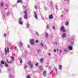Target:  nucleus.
Wrapping results in <instances>:
<instances>
[{"instance_id":"nucleus-16","label":"nucleus","mask_w":78,"mask_h":78,"mask_svg":"<svg viewBox=\"0 0 78 78\" xmlns=\"http://www.w3.org/2000/svg\"><path fill=\"white\" fill-rule=\"evenodd\" d=\"M64 51L65 53H67L69 51H68V50H67V48H65L64 49Z\"/></svg>"},{"instance_id":"nucleus-22","label":"nucleus","mask_w":78,"mask_h":78,"mask_svg":"<svg viewBox=\"0 0 78 78\" xmlns=\"http://www.w3.org/2000/svg\"><path fill=\"white\" fill-rule=\"evenodd\" d=\"M1 64H5V62H4L2 60L1 61Z\"/></svg>"},{"instance_id":"nucleus-41","label":"nucleus","mask_w":78,"mask_h":78,"mask_svg":"<svg viewBox=\"0 0 78 78\" xmlns=\"http://www.w3.org/2000/svg\"><path fill=\"white\" fill-rule=\"evenodd\" d=\"M55 71H56V73H57V72H58V69H57V68H55Z\"/></svg>"},{"instance_id":"nucleus-38","label":"nucleus","mask_w":78,"mask_h":78,"mask_svg":"<svg viewBox=\"0 0 78 78\" xmlns=\"http://www.w3.org/2000/svg\"><path fill=\"white\" fill-rule=\"evenodd\" d=\"M27 65L24 66V69H27Z\"/></svg>"},{"instance_id":"nucleus-34","label":"nucleus","mask_w":78,"mask_h":78,"mask_svg":"<svg viewBox=\"0 0 78 78\" xmlns=\"http://www.w3.org/2000/svg\"><path fill=\"white\" fill-rule=\"evenodd\" d=\"M21 1V0H18L17 2L18 3H20Z\"/></svg>"},{"instance_id":"nucleus-40","label":"nucleus","mask_w":78,"mask_h":78,"mask_svg":"<svg viewBox=\"0 0 78 78\" xmlns=\"http://www.w3.org/2000/svg\"><path fill=\"white\" fill-rule=\"evenodd\" d=\"M52 29L54 30H55V26H53L52 27Z\"/></svg>"},{"instance_id":"nucleus-56","label":"nucleus","mask_w":78,"mask_h":78,"mask_svg":"<svg viewBox=\"0 0 78 78\" xmlns=\"http://www.w3.org/2000/svg\"><path fill=\"white\" fill-rule=\"evenodd\" d=\"M36 34L37 35H38V32H36Z\"/></svg>"},{"instance_id":"nucleus-39","label":"nucleus","mask_w":78,"mask_h":78,"mask_svg":"<svg viewBox=\"0 0 78 78\" xmlns=\"http://www.w3.org/2000/svg\"><path fill=\"white\" fill-rule=\"evenodd\" d=\"M34 8L36 9H37V6L36 5H35Z\"/></svg>"},{"instance_id":"nucleus-11","label":"nucleus","mask_w":78,"mask_h":78,"mask_svg":"<svg viewBox=\"0 0 78 78\" xmlns=\"http://www.w3.org/2000/svg\"><path fill=\"white\" fill-rule=\"evenodd\" d=\"M47 73V72L45 71H44L43 72V75L44 76H46V73Z\"/></svg>"},{"instance_id":"nucleus-27","label":"nucleus","mask_w":78,"mask_h":78,"mask_svg":"<svg viewBox=\"0 0 78 78\" xmlns=\"http://www.w3.org/2000/svg\"><path fill=\"white\" fill-rule=\"evenodd\" d=\"M19 60H20V63L21 64L22 63V59H21L20 58H19Z\"/></svg>"},{"instance_id":"nucleus-43","label":"nucleus","mask_w":78,"mask_h":78,"mask_svg":"<svg viewBox=\"0 0 78 78\" xmlns=\"http://www.w3.org/2000/svg\"><path fill=\"white\" fill-rule=\"evenodd\" d=\"M53 73V71L52 70V71H51V72L50 73V74H51V73Z\"/></svg>"},{"instance_id":"nucleus-58","label":"nucleus","mask_w":78,"mask_h":78,"mask_svg":"<svg viewBox=\"0 0 78 78\" xmlns=\"http://www.w3.org/2000/svg\"><path fill=\"white\" fill-rule=\"evenodd\" d=\"M72 40H73L74 39V38H72Z\"/></svg>"},{"instance_id":"nucleus-50","label":"nucleus","mask_w":78,"mask_h":78,"mask_svg":"<svg viewBox=\"0 0 78 78\" xmlns=\"http://www.w3.org/2000/svg\"><path fill=\"white\" fill-rule=\"evenodd\" d=\"M54 52H56V49L54 50Z\"/></svg>"},{"instance_id":"nucleus-54","label":"nucleus","mask_w":78,"mask_h":78,"mask_svg":"<svg viewBox=\"0 0 78 78\" xmlns=\"http://www.w3.org/2000/svg\"><path fill=\"white\" fill-rule=\"evenodd\" d=\"M66 12H68L69 11V10H68V9H66Z\"/></svg>"},{"instance_id":"nucleus-10","label":"nucleus","mask_w":78,"mask_h":78,"mask_svg":"<svg viewBox=\"0 0 78 78\" xmlns=\"http://www.w3.org/2000/svg\"><path fill=\"white\" fill-rule=\"evenodd\" d=\"M30 27V24L28 23H27L26 24V28H29Z\"/></svg>"},{"instance_id":"nucleus-9","label":"nucleus","mask_w":78,"mask_h":78,"mask_svg":"<svg viewBox=\"0 0 78 78\" xmlns=\"http://www.w3.org/2000/svg\"><path fill=\"white\" fill-rule=\"evenodd\" d=\"M58 69L60 70H61V69H62V65H58Z\"/></svg>"},{"instance_id":"nucleus-62","label":"nucleus","mask_w":78,"mask_h":78,"mask_svg":"<svg viewBox=\"0 0 78 78\" xmlns=\"http://www.w3.org/2000/svg\"><path fill=\"white\" fill-rule=\"evenodd\" d=\"M4 17L5 18V15H4Z\"/></svg>"},{"instance_id":"nucleus-14","label":"nucleus","mask_w":78,"mask_h":78,"mask_svg":"<svg viewBox=\"0 0 78 78\" xmlns=\"http://www.w3.org/2000/svg\"><path fill=\"white\" fill-rule=\"evenodd\" d=\"M23 43L22 42H20L19 44V46L20 47H21L22 46H23Z\"/></svg>"},{"instance_id":"nucleus-57","label":"nucleus","mask_w":78,"mask_h":78,"mask_svg":"<svg viewBox=\"0 0 78 78\" xmlns=\"http://www.w3.org/2000/svg\"><path fill=\"white\" fill-rule=\"evenodd\" d=\"M55 8L56 9H58V6H56Z\"/></svg>"},{"instance_id":"nucleus-36","label":"nucleus","mask_w":78,"mask_h":78,"mask_svg":"<svg viewBox=\"0 0 78 78\" xmlns=\"http://www.w3.org/2000/svg\"><path fill=\"white\" fill-rule=\"evenodd\" d=\"M9 77L10 78H12V77H13V76L12 75H9Z\"/></svg>"},{"instance_id":"nucleus-4","label":"nucleus","mask_w":78,"mask_h":78,"mask_svg":"<svg viewBox=\"0 0 78 78\" xmlns=\"http://www.w3.org/2000/svg\"><path fill=\"white\" fill-rule=\"evenodd\" d=\"M65 28L64 26H62L60 29V31H62V33H64V32H65L66 31V30L64 29Z\"/></svg>"},{"instance_id":"nucleus-60","label":"nucleus","mask_w":78,"mask_h":78,"mask_svg":"<svg viewBox=\"0 0 78 78\" xmlns=\"http://www.w3.org/2000/svg\"><path fill=\"white\" fill-rule=\"evenodd\" d=\"M49 68H51V66H49Z\"/></svg>"},{"instance_id":"nucleus-20","label":"nucleus","mask_w":78,"mask_h":78,"mask_svg":"<svg viewBox=\"0 0 78 78\" xmlns=\"http://www.w3.org/2000/svg\"><path fill=\"white\" fill-rule=\"evenodd\" d=\"M45 37H46V38H48V34L47 33H45Z\"/></svg>"},{"instance_id":"nucleus-33","label":"nucleus","mask_w":78,"mask_h":78,"mask_svg":"<svg viewBox=\"0 0 78 78\" xmlns=\"http://www.w3.org/2000/svg\"><path fill=\"white\" fill-rule=\"evenodd\" d=\"M60 17L61 18L63 17H64V15L63 14L61 15Z\"/></svg>"},{"instance_id":"nucleus-19","label":"nucleus","mask_w":78,"mask_h":78,"mask_svg":"<svg viewBox=\"0 0 78 78\" xmlns=\"http://www.w3.org/2000/svg\"><path fill=\"white\" fill-rule=\"evenodd\" d=\"M40 46L42 47H44V44L42 42H41L40 44Z\"/></svg>"},{"instance_id":"nucleus-32","label":"nucleus","mask_w":78,"mask_h":78,"mask_svg":"<svg viewBox=\"0 0 78 78\" xmlns=\"http://www.w3.org/2000/svg\"><path fill=\"white\" fill-rule=\"evenodd\" d=\"M46 28L47 29H49V26H48V25H47L46 26Z\"/></svg>"},{"instance_id":"nucleus-44","label":"nucleus","mask_w":78,"mask_h":78,"mask_svg":"<svg viewBox=\"0 0 78 78\" xmlns=\"http://www.w3.org/2000/svg\"><path fill=\"white\" fill-rule=\"evenodd\" d=\"M71 45H73V44H74V43L73 42H71Z\"/></svg>"},{"instance_id":"nucleus-42","label":"nucleus","mask_w":78,"mask_h":78,"mask_svg":"<svg viewBox=\"0 0 78 78\" xmlns=\"http://www.w3.org/2000/svg\"><path fill=\"white\" fill-rule=\"evenodd\" d=\"M0 67H3V66H2V65L1 64H0Z\"/></svg>"},{"instance_id":"nucleus-59","label":"nucleus","mask_w":78,"mask_h":78,"mask_svg":"<svg viewBox=\"0 0 78 78\" xmlns=\"http://www.w3.org/2000/svg\"><path fill=\"white\" fill-rule=\"evenodd\" d=\"M67 1H68V2H69V1H70V0H67Z\"/></svg>"},{"instance_id":"nucleus-12","label":"nucleus","mask_w":78,"mask_h":78,"mask_svg":"<svg viewBox=\"0 0 78 78\" xmlns=\"http://www.w3.org/2000/svg\"><path fill=\"white\" fill-rule=\"evenodd\" d=\"M49 19H53V15L51 14L49 16Z\"/></svg>"},{"instance_id":"nucleus-2","label":"nucleus","mask_w":78,"mask_h":78,"mask_svg":"<svg viewBox=\"0 0 78 78\" xmlns=\"http://www.w3.org/2000/svg\"><path fill=\"white\" fill-rule=\"evenodd\" d=\"M24 16L25 19H27L28 18V13H27V9L25 10L24 11Z\"/></svg>"},{"instance_id":"nucleus-37","label":"nucleus","mask_w":78,"mask_h":78,"mask_svg":"<svg viewBox=\"0 0 78 78\" xmlns=\"http://www.w3.org/2000/svg\"><path fill=\"white\" fill-rule=\"evenodd\" d=\"M6 34H4L3 35L4 37H6Z\"/></svg>"},{"instance_id":"nucleus-25","label":"nucleus","mask_w":78,"mask_h":78,"mask_svg":"<svg viewBox=\"0 0 78 78\" xmlns=\"http://www.w3.org/2000/svg\"><path fill=\"white\" fill-rule=\"evenodd\" d=\"M5 67H8L9 66L6 63H5Z\"/></svg>"},{"instance_id":"nucleus-48","label":"nucleus","mask_w":78,"mask_h":78,"mask_svg":"<svg viewBox=\"0 0 78 78\" xmlns=\"http://www.w3.org/2000/svg\"><path fill=\"white\" fill-rule=\"evenodd\" d=\"M68 41H69V42H71L70 39H68Z\"/></svg>"},{"instance_id":"nucleus-18","label":"nucleus","mask_w":78,"mask_h":78,"mask_svg":"<svg viewBox=\"0 0 78 78\" xmlns=\"http://www.w3.org/2000/svg\"><path fill=\"white\" fill-rule=\"evenodd\" d=\"M7 62H8V63L11 64V63H12V60H10L9 62L8 60L7 59Z\"/></svg>"},{"instance_id":"nucleus-31","label":"nucleus","mask_w":78,"mask_h":78,"mask_svg":"<svg viewBox=\"0 0 78 78\" xmlns=\"http://www.w3.org/2000/svg\"><path fill=\"white\" fill-rule=\"evenodd\" d=\"M35 66L36 67H37L38 66V63H37L35 64Z\"/></svg>"},{"instance_id":"nucleus-30","label":"nucleus","mask_w":78,"mask_h":78,"mask_svg":"<svg viewBox=\"0 0 78 78\" xmlns=\"http://www.w3.org/2000/svg\"><path fill=\"white\" fill-rule=\"evenodd\" d=\"M22 18H20L18 19V20H19V22L20 21H22Z\"/></svg>"},{"instance_id":"nucleus-51","label":"nucleus","mask_w":78,"mask_h":78,"mask_svg":"<svg viewBox=\"0 0 78 78\" xmlns=\"http://www.w3.org/2000/svg\"><path fill=\"white\" fill-rule=\"evenodd\" d=\"M23 8H24V9L26 8V6H23Z\"/></svg>"},{"instance_id":"nucleus-55","label":"nucleus","mask_w":78,"mask_h":78,"mask_svg":"<svg viewBox=\"0 0 78 78\" xmlns=\"http://www.w3.org/2000/svg\"><path fill=\"white\" fill-rule=\"evenodd\" d=\"M57 51H59V49L58 48L57 49Z\"/></svg>"},{"instance_id":"nucleus-47","label":"nucleus","mask_w":78,"mask_h":78,"mask_svg":"<svg viewBox=\"0 0 78 78\" xmlns=\"http://www.w3.org/2000/svg\"><path fill=\"white\" fill-rule=\"evenodd\" d=\"M35 43H38V40H36L35 41Z\"/></svg>"},{"instance_id":"nucleus-26","label":"nucleus","mask_w":78,"mask_h":78,"mask_svg":"<svg viewBox=\"0 0 78 78\" xmlns=\"http://www.w3.org/2000/svg\"><path fill=\"white\" fill-rule=\"evenodd\" d=\"M11 58L12 61H14V58L13 56H11Z\"/></svg>"},{"instance_id":"nucleus-21","label":"nucleus","mask_w":78,"mask_h":78,"mask_svg":"<svg viewBox=\"0 0 78 78\" xmlns=\"http://www.w3.org/2000/svg\"><path fill=\"white\" fill-rule=\"evenodd\" d=\"M4 6V2H1V6L2 7Z\"/></svg>"},{"instance_id":"nucleus-61","label":"nucleus","mask_w":78,"mask_h":78,"mask_svg":"<svg viewBox=\"0 0 78 78\" xmlns=\"http://www.w3.org/2000/svg\"><path fill=\"white\" fill-rule=\"evenodd\" d=\"M64 0V1H66V0Z\"/></svg>"},{"instance_id":"nucleus-5","label":"nucleus","mask_w":78,"mask_h":78,"mask_svg":"<svg viewBox=\"0 0 78 78\" xmlns=\"http://www.w3.org/2000/svg\"><path fill=\"white\" fill-rule=\"evenodd\" d=\"M34 39H30V43L31 45H34Z\"/></svg>"},{"instance_id":"nucleus-63","label":"nucleus","mask_w":78,"mask_h":78,"mask_svg":"<svg viewBox=\"0 0 78 78\" xmlns=\"http://www.w3.org/2000/svg\"><path fill=\"white\" fill-rule=\"evenodd\" d=\"M44 8H45V9H45V7H44Z\"/></svg>"},{"instance_id":"nucleus-17","label":"nucleus","mask_w":78,"mask_h":78,"mask_svg":"<svg viewBox=\"0 0 78 78\" xmlns=\"http://www.w3.org/2000/svg\"><path fill=\"white\" fill-rule=\"evenodd\" d=\"M44 61V59L43 58H41L40 59V62L41 63H43V62Z\"/></svg>"},{"instance_id":"nucleus-46","label":"nucleus","mask_w":78,"mask_h":78,"mask_svg":"<svg viewBox=\"0 0 78 78\" xmlns=\"http://www.w3.org/2000/svg\"><path fill=\"white\" fill-rule=\"evenodd\" d=\"M51 5H53V2H51Z\"/></svg>"},{"instance_id":"nucleus-7","label":"nucleus","mask_w":78,"mask_h":78,"mask_svg":"<svg viewBox=\"0 0 78 78\" xmlns=\"http://www.w3.org/2000/svg\"><path fill=\"white\" fill-rule=\"evenodd\" d=\"M34 16L35 18L36 19H37V14L36 13V12H34Z\"/></svg>"},{"instance_id":"nucleus-24","label":"nucleus","mask_w":78,"mask_h":78,"mask_svg":"<svg viewBox=\"0 0 78 78\" xmlns=\"http://www.w3.org/2000/svg\"><path fill=\"white\" fill-rule=\"evenodd\" d=\"M19 23L20 25H22L23 24V22L21 21H19Z\"/></svg>"},{"instance_id":"nucleus-28","label":"nucleus","mask_w":78,"mask_h":78,"mask_svg":"<svg viewBox=\"0 0 78 78\" xmlns=\"http://www.w3.org/2000/svg\"><path fill=\"white\" fill-rule=\"evenodd\" d=\"M10 14V12H8L7 13V16H9Z\"/></svg>"},{"instance_id":"nucleus-23","label":"nucleus","mask_w":78,"mask_h":78,"mask_svg":"<svg viewBox=\"0 0 78 78\" xmlns=\"http://www.w3.org/2000/svg\"><path fill=\"white\" fill-rule=\"evenodd\" d=\"M66 25L67 26L69 25V22L68 21H66L65 23Z\"/></svg>"},{"instance_id":"nucleus-52","label":"nucleus","mask_w":78,"mask_h":78,"mask_svg":"<svg viewBox=\"0 0 78 78\" xmlns=\"http://www.w3.org/2000/svg\"><path fill=\"white\" fill-rule=\"evenodd\" d=\"M55 45H57L58 44V43L57 42H55Z\"/></svg>"},{"instance_id":"nucleus-6","label":"nucleus","mask_w":78,"mask_h":78,"mask_svg":"<svg viewBox=\"0 0 78 78\" xmlns=\"http://www.w3.org/2000/svg\"><path fill=\"white\" fill-rule=\"evenodd\" d=\"M66 33H63L62 36V38H65L66 37Z\"/></svg>"},{"instance_id":"nucleus-13","label":"nucleus","mask_w":78,"mask_h":78,"mask_svg":"<svg viewBox=\"0 0 78 78\" xmlns=\"http://www.w3.org/2000/svg\"><path fill=\"white\" fill-rule=\"evenodd\" d=\"M39 70L42 71L43 69V67L42 66H40L39 67Z\"/></svg>"},{"instance_id":"nucleus-45","label":"nucleus","mask_w":78,"mask_h":78,"mask_svg":"<svg viewBox=\"0 0 78 78\" xmlns=\"http://www.w3.org/2000/svg\"><path fill=\"white\" fill-rule=\"evenodd\" d=\"M27 47L28 48H30V45H28Z\"/></svg>"},{"instance_id":"nucleus-35","label":"nucleus","mask_w":78,"mask_h":78,"mask_svg":"<svg viewBox=\"0 0 78 78\" xmlns=\"http://www.w3.org/2000/svg\"><path fill=\"white\" fill-rule=\"evenodd\" d=\"M5 5L6 6V7H7V8H8V4H6Z\"/></svg>"},{"instance_id":"nucleus-29","label":"nucleus","mask_w":78,"mask_h":78,"mask_svg":"<svg viewBox=\"0 0 78 78\" xmlns=\"http://www.w3.org/2000/svg\"><path fill=\"white\" fill-rule=\"evenodd\" d=\"M37 51L38 53H39L40 51H41V50H40V49H38L37 50Z\"/></svg>"},{"instance_id":"nucleus-15","label":"nucleus","mask_w":78,"mask_h":78,"mask_svg":"<svg viewBox=\"0 0 78 78\" xmlns=\"http://www.w3.org/2000/svg\"><path fill=\"white\" fill-rule=\"evenodd\" d=\"M27 78H31V75L28 74L26 76Z\"/></svg>"},{"instance_id":"nucleus-3","label":"nucleus","mask_w":78,"mask_h":78,"mask_svg":"<svg viewBox=\"0 0 78 78\" xmlns=\"http://www.w3.org/2000/svg\"><path fill=\"white\" fill-rule=\"evenodd\" d=\"M27 64H28V66H29L30 67V68L31 69H32V68H33L34 66L33 64L31 61H29L27 62Z\"/></svg>"},{"instance_id":"nucleus-53","label":"nucleus","mask_w":78,"mask_h":78,"mask_svg":"<svg viewBox=\"0 0 78 78\" xmlns=\"http://www.w3.org/2000/svg\"><path fill=\"white\" fill-rule=\"evenodd\" d=\"M48 55H49V56H51V54L50 53H49L48 54Z\"/></svg>"},{"instance_id":"nucleus-49","label":"nucleus","mask_w":78,"mask_h":78,"mask_svg":"<svg viewBox=\"0 0 78 78\" xmlns=\"http://www.w3.org/2000/svg\"><path fill=\"white\" fill-rule=\"evenodd\" d=\"M61 52H62V51H61V50H60L59 51V52L60 53H61Z\"/></svg>"},{"instance_id":"nucleus-1","label":"nucleus","mask_w":78,"mask_h":78,"mask_svg":"<svg viewBox=\"0 0 78 78\" xmlns=\"http://www.w3.org/2000/svg\"><path fill=\"white\" fill-rule=\"evenodd\" d=\"M5 55H7V53H9V48L8 47L6 50V48H5Z\"/></svg>"},{"instance_id":"nucleus-8","label":"nucleus","mask_w":78,"mask_h":78,"mask_svg":"<svg viewBox=\"0 0 78 78\" xmlns=\"http://www.w3.org/2000/svg\"><path fill=\"white\" fill-rule=\"evenodd\" d=\"M68 49L70 51L72 50H73V47L72 46H69L68 47Z\"/></svg>"}]
</instances>
